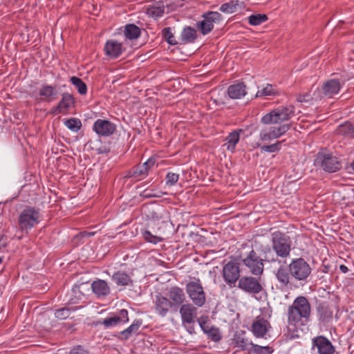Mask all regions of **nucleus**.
I'll use <instances>...</instances> for the list:
<instances>
[{
  "mask_svg": "<svg viewBox=\"0 0 354 354\" xmlns=\"http://www.w3.org/2000/svg\"><path fill=\"white\" fill-rule=\"evenodd\" d=\"M162 35L164 39L170 45H176L178 44L170 27L163 28Z\"/></svg>",
  "mask_w": 354,
  "mask_h": 354,
  "instance_id": "37998d69",
  "label": "nucleus"
},
{
  "mask_svg": "<svg viewBox=\"0 0 354 354\" xmlns=\"http://www.w3.org/2000/svg\"><path fill=\"white\" fill-rule=\"evenodd\" d=\"M88 352L86 351L83 346H77L73 348L69 354H87Z\"/></svg>",
  "mask_w": 354,
  "mask_h": 354,
  "instance_id": "864d4df0",
  "label": "nucleus"
},
{
  "mask_svg": "<svg viewBox=\"0 0 354 354\" xmlns=\"http://www.w3.org/2000/svg\"><path fill=\"white\" fill-rule=\"evenodd\" d=\"M171 301L160 293L156 295L154 299V310L161 317H165L172 308Z\"/></svg>",
  "mask_w": 354,
  "mask_h": 354,
  "instance_id": "f3484780",
  "label": "nucleus"
},
{
  "mask_svg": "<svg viewBox=\"0 0 354 354\" xmlns=\"http://www.w3.org/2000/svg\"><path fill=\"white\" fill-rule=\"evenodd\" d=\"M312 308L309 300L304 296L296 297L287 309V328L292 331L291 338L299 337L295 334L297 329L306 325L310 321Z\"/></svg>",
  "mask_w": 354,
  "mask_h": 354,
  "instance_id": "f257e3e1",
  "label": "nucleus"
},
{
  "mask_svg": "<svg viewBox=\"0 0 354 354\" xmlns=\"http://www.w3.org/2000/svg\"><path fill=\"white\" fill-rule=\"evenodd\" d=\"M211 329V326H209L208 324L204 328L202 329V330L205 333L207 334V333L208 332L207 330H210Z\"/></svg>",
  "mask_w": 354,
  "mask_h": 354,
  "instance_id": "0e129e2a",
  "label": "nucleus"
},
{
  "mask_svg": "<svg viewBox=\"0 0 354 354\" xmlns=\"http://www.w3.org/2000/svg\"><path fill=\"white\" fill-rule=\"evenodd\" d=\"M288 268L292 278L298 281H306L311 273L310 266L303 258L292 259Z\"/></svg>",
  "mask_w": 354,
  "mask_h": 354,
  "instance_id": "6e6552de",
  "label": "nucleus"
},
{
  "mask_svg": "<svg viewBox=\"0 0 354 354\" xmlns=\"http://www.w3.org/2000/svg\"><path fill=\"white\" fill-rule=\"evenodd\" d=\"M155 164V159L149 158L143 164H139L133 167L128 171L125 175V178H133L136 180L145 178L149 173V171Z\"/></svg>",
  "mask_w": 354,
  "mask_h": 354,
  "instance_id": "ddd939ff",
  "label": "nucleus"
},
{
  "mask_svg": "<svg viewBox=\"0 0 354 354\" xmlns=\"http://www.w3.org/2000/svg\"><path fill=\"white\" fill-rule=\"evenodd\" d=\"M243 129H238L233 131L226 137L225 140L227 142L224 145L228 151L233 152L235 150L236 146L240 140V134L243 133Z\"/></svg>",
  "mask_w": 354,
  "mask_h": 354,
  "instance_id": "cd10ccee",
  "label": "nucleus"
},
{
  "mask_svg": "<svg viewBox=\"0 0 354 354\" xmlns=\"http://www.w3.org/2000/svg\"><path fill=\"white\" fill-rule=\"evenodd\" d=\"M165 12V6L162 2H158L153 5L149 6L147 9V14L153 18L160 17Z\"/></svg>",
  "mask_w": 354,
  "mask_h": 354,
  "instance_id": "7c9ffc66",
  "label": "nucleus"
},
{
  "mask_svg": "<svg viewBox=\"0 0 354 354\" xmlns=\"http://www.w3.org/2000/svg\"><path fill=\"white\" fill-rule=\"evenodd\" d=\"M70 82L74 85L77 89L78 93L80 95H84L87 93L86 84L78 77L73 76L70 78Z\"/></svg>",
  "mask_w": 354,
  "mask_h": 354,
  "instance_id": "c9c22d12",
  "label": "nucleus"
},
{
  "mask_svg": "<svg viewBox=\"0 0 354 354\" xmlns=\"http://www.w3.org/2000/svg\"><path fill=\"white\" fill-rule=\"evenodd\" d=\"M75 103V101L73 95L68 93H64L62 95L61 100L57 104L58 109H61L63 113L66 112L71 107L74 106Z\"/></svg>",
  "mask_w": 354,
  "mask_h": 354,
  "instance_id": "c756f323",
  "label": "nucleus"
},
{
  "mask_svg": "<svg viewBox=\"0 0 354 354\" xmlns=\"http://www.w3.org/2000/svg\"><path fill=\"white\" fill-rule=\"evenodd\" d=\"M234 343L236 346L241 351H246L250 352L252 347V342H250L248 339L241 336L240 335L234 337Z\"/></svg>",
  "mask_w": 354,
  "mask_h": 354,
  "instance_id": "f704fd0d",
  "label": "nucleus"
},
{
  "mask_svg": "<svg viewBox=\"0 0 354 354\" xmlns=\"http://www.w3.org/2000/svg\"><path fill=\"white\" fill-rule=\"evenodd\" d=\"M268 19L265 14L252 15L248 17V22L252 26H258L266 21Z\"/></svg>",
  "mask_w": 354,
  "mask_h": 354,
  "instance_id": "79ce46f5",
  "label": "nucleus"
},
{
  "mask_svg": "<svg viewBox=\"0 0 354 354\" xmlns=\"http://www.w3.org/2000/svg\"><path fill=\"white\" fill-rule=\"evenodd\" d=\"M278 93L277 89L272 84H268L266 87L260 89L256 94L257 97L276 95Z\"/></svg>",
  "mask_w": 354,
  "mask_h": 354,
  "instance_id": "4c0bfd02",
  "label": "nucleus"
},
{
  "mask_svg": "<svg viewBox=\"0 0 354 354\" xmlns=\"http://www.w3.org/2000/svg\"><path fill=\"white\" fill-rule=\"evenodd\" d=\"M197 33L195 28L187 26L181 32V40L183 43H192L196 39Z\"/></svg>",
  "mask_w": 354,
  "mask_h": 354,
  "instance_id": "473e14b6",
  "label": "nucleus"
},
{
  "mask_svg": "<svg viewBox=\"0 0 354 354\" xmlns=\"http://www.w3.org/2000/svg\"><path fill=\"white\" fill-rule=\"evenodd\" d=\"M142 324V321L141 319H135L128 328L123 330L115 336L121 340H127L133 334L138 333Z\"/></svg>",
  "mask_w": 354,
  "mask_h": 354,
  "instance_id": "b1692460",
  "label": "nucleus"
},
{
  "mask_svg": "<svg viewBox=\"0 0 354 354\" xmlns=\"http://www.w3.org/2000/svg\"><path fill=\"white\" fill-rule=\"evenodd\" d=\"M271 328L270 322L262 317H257L252 324V332L256 337H263Z\"/></svg>",
  "mask_w": 354,
  "mask_h": 354,
  "instance_id": "aec40b11",
  "label": "nucleus"
},
{
  "mask_svg": "<svg viewBox=\"0 0 354 354\" xmlns=\"http://www.w3.org/2000/svg\"><path fill=\"white\" fill-rule=\"evenodd\" d=\"M2 261H3L2 258L0 257V264L2 263Z\"/></svg>",
  "mask_w": 354,
  "mask_h": 354,
  "instance_id": "338daca9",
  "label": "nucleus"
},
{
  "mask_svg": "<svg viewBox=\"0 0 354 354\" xmlns=\"http://www.w3.org/2000/svg\"><path fill=\"white\" fill-rule=\"evenodd\" d=\"M95 234V232L83 231V232H80L78 234H77L76 238H77V239L88 238V237L94 236Z\"/></svg>",
  "mask_w": 354,
  "mask_h": 354,
  "instance_id": "5fc2aeb1",
  "label": "nucleus"
},
{
  "mask_svg": "<svg viewBox=\"0 0 354 354\" xmlns=\"http://www.w3.org/2000/svg\"><path fill=\"white\" fill-rule=\"evenodd\" d=\"M270 131L272 138L274 139L278 138L281 136L280 133L279 132H277V127H272Z\"/></svg>",
  "mask_w": 354,
  "mask_h": 354,
  "instance_id": "bf43d9fd",
  "label": "nucleus"
},
{
  "mask_svg": "<svg viewBox=\"0 0 354 354\" xmlns=\"http://www.w3.org/2000/svg\"><path fill=\"white\" fill-rule=\"evenodd\" d=\"M339 269H340L341 272L343 273H346L348 271V268L344 265H341L339 266Z\"/></svg>",
  "mask_w": 354,
  "mask_h": 354,
  "instance_id": "680f3d73",
  "label": "nucleus"
},
{
  "mask_svg": "<svg viewBox=\"0 0 354 354\" xmlns=\"http://www.w3.org/2000/svg\"><path fill=\"white\" fill-rule=\"evenodd\" d=\"M91 288L97 297H104L110 294V288L104 280L97 279L91 284Z\"/></svg>",
  "mask_w": 354,
  "mask_h": 354,
  "instance_id": "5701e85b",
  "label": "nucleus"
},
{
  "mask_svg": "<svg viewBox=\"0 0 354 354\" xmlns=\"http://www.w3.org/2000/svg\"><path fill=\"white\" fill-rule=\"evenodd\" d=\"M39 95L41 100L51 102L55 99L57 90L54 86L44 84L39 91Z\"/></svg>",
  "mask_w": 354,
  "mask_h": 354,
  "instance_id": "a878e982",
  "label": "nucleus"
},
{
  "mask_svg": "<svg viewBox=\"0 0 354 354\" xmlns=\"http://www.w3.org/2000/svg\"><path fill=\"white\" fill-rule=\"evenodd\" d=\"M237 6H239V1H231L222 4L220 10L225 13H234L236 12Z\"/></svg>",
  "mask_w": 354,
  "mask_h": 354,
  "instance_id": "a19ab883",
  "label": "nucleus"
},
{
  "mask_svg": "<svg viewBox=\"0 0 354 354\" xmlns=\"http://www.w3.org/2000/svg\"><path fill=\"white\" fill-rule=\"evenodd\" d=\"M78 308L76 307H64L60 309H57L55 312V316L59 319H66V318L69 317L71 315V311H75Z\"/></svg>",
  "mask_w": 354,
  "mask_h": 354,
  "instance_id": "ea45409f",
  "label": "nucleus"
},
{
  "mask_svg": "<svg viewBox=\"0 0 354 354\" xmlns=\"http://www.w3.org/2000/svg\"><path fill=\"white\" fill-rule=\"evenodd\" d=\"M65 126L73 132H77L82 127L81 120L78 118H71L64 121Z\"/></svg>",
  "mask_w": 354,
  "mask_h": 354,
  "instance_id": "58836bf2",
  "label": "nucleus"
},
{
  "mask_svg": "<svg viewBox=\"0 0 354 354\" xmlns=\"http://www.w3.org/2000/svg\"><path fill=\"white\" fill-rule=\"evenodd\" d=\"M272 247L267 245L266 248L261 250V253L263 255V261L268 263H274L278 259L279 257H277L276 253L274 254Z\"/></svg>",
  "mask_w": 354,
  "mask_h": 354,
  "instance_id": "e433bc0d",
  "label": "nucleus"
},
{
  "mask_svg": "<svg viewBox=\"0 0 354 354\" xmlns=\"http://www.w3.org/2000/svg\"><path fill=\"white\" fill-rule=\"evenodd\" d=\"M93 130L99 136L108 137L116 131V125L109 120L97 119L93 125Z\"/></svg>",
  "mask_w": 354,
  "mask_h": 354,
  "instance_id": "4468645a",
  "label": "nucleus"
},
{
  "mask_svg": "<svg viewBox=\"0 0 354 354\" xmlns=\"http://www.w3.org/2000/svg\"><path fill=\"white\" fill-rule=\"evenodd\" d=\"M341 88V85L339 81L337 80H330L326 81L322 86L321 89H317L316 92L318 93V95L322 97L321 93H322L324 96H327L328 97H332L334 95L339 93Z\"/></svg>",
  "mask_w": 354,
  "mask_h": 354,
  "instance_id": "a211bd4d",
  "label": "nucleus"
},
{
  "mask_svg": "<svg viewBox=\"0 0 354 354\" xmlns=\"http://www.w3.org/2000/svg\"><path fill=\"white\" fill-rule=\"evenodd\" d=\"M50 113L53 115H57V114H59V113H62L63 111H62L61 109H58V104L56 106H54L51 111H50Z\"/></svg>",
  "mask_w": 354,
  "mask_h": 354,
  "instance_id": "052dcab7",
  "label": "nucleus"
},
{
  "mask_svg": "<svg viewBox=\"0 0 354 354\" xmlns=\"http://www.w3.org/2000/svg\"><path fill=\"white\" fill-rule=\"evenodd\" d=\"M141 31L139 27L133 24H129L125 26L124 34L129 39H138L140 35Z\"/></svg>",
  "mask_w": 354,
  "mask_h": 354,
  "instance_id": "72a5a7b5",
  "label": "nucleus"
},
{
  "mask_svg": "<svg viewBox=\"0 0 354 354\" xmlns=\"http://www.w3.org/2000/svg\"><path fill=\"white\" fill-rule=\"evenodd\" d=\"M316 310L318 320L320 323L326 324L332 320L333 310L332 306L328 302L324 301L319 303L316 307Z\"/></svg>",
  "mask_w": 354,
  "mask_h": 354,
  "instance_id": "dca6fc26",
  "label": "nucleus"
},
{
  "mask_svg": "<svg viewBox=\"0 0 354 354\" xmlns=\"http://www.w3.org/2000/svg\"><path fill=\"white\" fill-rule=\"evenodd\" d=\"M290 128V125L288 124H284L282 125H280L279 127H277V132L280 133V136L283 135L286 132H287Z\"/></svg>",
  "mask_w": 354,
  "mask_h": 354,
  "instance_id": "6e6d98bb",
  "label": "nucleus"
},
{
  "mask_svg": "<svg viewBox=\"0 0 354 354\" xmlns=\"http://www.w3.org/2000/svg\"><path fill=\"white\" fill-rule=\"evenodd\" d=\"M313 100H314V97H313L309 93H306L305 94L299 95L297 97V100L299 102H310Z\"/></svg>",
  "mask_w": 354,
  "mask_h": 354,
  "instance_id": "3c124183",
  "label": "nucleus"
},
{
  "mask_svg": "<svg viewBox=\"0 0 354 354\" xmlns=\"http://www.w3.org/2000/svg\"><path fill=\"white\" fill-rule=\"evenodd\" d=\"M259 136H260V139L262 141H269V140H272L274 139L272 138L270 131H266L265 130L261 131Z\"/></svg>",
  "mask_w": 354,
  "mask_h": 354,
  "instance_id": "603ef678",
  "label": "nucleus"
},
{
  "mask_svg": "<svg viewBox=\"0 0 354 354\" xmlns=\"http://www.w3.org/2000/svg\"><path fill=\"white\" fill-rule=\"evenodd\" d=\"M165 193H163L162 192H160V191L157 192L153 189H145L141 193L140 196H142L143 198H160Z\"/></svg>",
  "mask_w": 354,
  "mask_h": 354,
  "instance_id": "09e8293b",
  "label": "nucleus"
},
{
  "mask_svg": "<svg viewBox=\"0 0 354 354\" xmlns=\"http://www.w3.org/2000/svg\"><path fill=\"white\" fill-rule=\"evenodd\" d=\"M142 236L145 239V240L147 242H149V243H152L153 244H156L158 243H160L161 241H162L163 239L160 237V236H156V235H153L148 230H145V232H142Z\"/></svg>",
  "mask_w": 354,
  "mask_h": 354,
  "instance_id": "49530a36",
  "label": "nucleus"
},
{
  "mask_svg": "<svg viewBox=\"0 0 354 354\" xmlns=\"http://www.w3.org/2000/svg\"><path fill=\"white\" fill-rule=\"evenodd\" d=\"M246 93V86L243 82L233 84L227 88V94L231 99H240Z\"/></svg>",
  "mask_w": 354,
  "mask_h": 354,
  "instance_id": "393cba45",
  "label": "nucleus"
},
{
  "mask_svg": "<svg viewBox=\"0 0 354 354\" xmlns=\"http://www.w3.org/2000/svg\"><path fill=\"white\" fill-rule=\"evenodd\" d=\"M167 296L171 301L172 306H182L185 300L183 290L178 286L171 287L167 293Z\"/></svg>",
  "mask_w": 354,
  "mask_h": 354,
  "instance_id": "4be33fe9",
  "label": "nucleus"
},
{
  "mask_svg": "<svg viewBox=\"0 0 354 354\" xmlns=\"http://www.w3.org/2000/svg\"><path fill=\"white\" fill-rule=\"evenodd\" d=\"M179 179V175L176 173L169 172L166 176V184L169 186L175 185Z\"/></svg>",
  "mask_w": 354,
  "mask_h": 354,
  "instance_id": "8fccbe9b",
  "label": "nucleus"
},
{
  "mask_svg": "<svg viewBox=\"0 0 354 354\" xmlns=\"http://www.w3.org/2000/svg\"><path fill=\"white\" fill-rule=\"evenodd\" d=\"M198 322L201 328V329L204 328L208 322V317L207 316H201L198 319Z\"/></svg>",
  "mask_w": 354,
  "mask_h": 354,
  "instance_id": "4d7b16f0",
  "label": "nucleus"
},
{
  "mask_svg": "<svg viewBox=\"0 0 354 354\" xmlns=\"http://www.w3.org/2000/svg\"><path fill=\"white\" fill-rule=\"evenodd\" d=\"M186 291L194 306L198 307L204 306L206 302V294L198 278L186 284Z\"/></svg>",
  "mask_w": 354,
  "mask_h": 354,
  "instance_id": "0eeeda50",
  "label": "nucleus"
},
{
  "mask_svg": "<svg viewBox=\"0 0 354 354\" xmlns=\"http://www.w3.org/2000/svg\"><path fill=\"white\" fill-rule=\"evenodd\" d=\"M351 167L354 170V160H353V162L351 163Z\"/></svg>",
  "mask_w": 354,
  "mask_h": 354,
  "instance_id": "69168bd1",
  "label": "nucleus"
},
{
  "mask_svg": "<svg viewBox=\"0 0 354 354\" xmlns=\"http://www.w3.org/2000/svg\"><path fill=\"white\" fill-rule=\"evenodd\" d=\"M237 287L250 295H256L265 292V283L260 276H244L239 279Z\"/></svg>",
  "mask_w": 354,
  "mask_h": 354,
  "instance_id": "423d86ee",
  "label": "nucleus"
},
{
  "mask_svg": "<svg viewBox=\"0 0 354 354\" xmlns=\"http://www.w3.org/2000/svg\"><path fill=\"white\" fill-rule=\"evenodd\" d=\"M129 322V313L126 309H122L117 313H112L110 317L100 320L95 323V326L103 325L104 328H110L120 324H124Z\"/></svg>",
  "mask_w": 354,
  "mask_h": 354,
  "instance_id": "9d476101",
  "label": "nucleus"
},
{
  "mask_svg": "<svg viewBox=\"0 0 354 354\" xmlns=\"http://www.w3.org/2000/svg\"><path fill=\"white\" fill-rule=\"evenodd\" d=\"M189 324H187V326H185L187 328V330L189 333H193L194 332V327L193 326H189Z\"/></svg>",
  "mask_w": 354,
  "mask_h": 354,
  "instance_id": "e2e57ef3",
  "label": "nucleus"
},
{
  "mask_svg": "<svg viewBox=\"0 0 354 354\" xmlns=\"http://www.w3.org/2000/svg\"><path fill=\"white\" fill-rule=\"evenodd\" d=\"M273 352V349L272 347L266 346H261L257 344H254L252 343V347L250 353H253L255 354H271Z\"/></svg>",
  "mask_w": 354,
  "mask_h": 354,
  "instance_id": "c03bdc74",
  "label": "nucleus"
},
{
  "mask_svg": "<svg viewBox=\"0 0 354 354\" xmlns=\"http://www.w3.org/2000/svg\"><path fill=\"white\" fill-rule=\"evenodd\" d=\"M313 348H317L319 354H334L335 351L330 341L322 335L313 339Z\"/></svg>",
  "mask_w": 354,
  "mask_h": 354,
  "instance_id": "2eb2a0df",
  "label": "nucleus"
},
{
  "mask_svg": "<svg viewBox=\"0 0 354 354\" xmlns=\"http://www.w3.org/2000/svg\"><path fill=\"white\" fill-rule=\"evenodd\" d=\"M239 260L248 269L249 272L254 276H261L264 271L263 260L253 248L245 254L241 253Z\"/></svg>",
  "mask_w": 354,
  "mask_h": 354,
  "instance_id": "20e7f679",
  "label": "nucleus"
},
{
  "mask_svg": "<svg viewBox=\"0 0 354 354\" xmlns=\"http://www.w3.org/2000/svg\"><path fill=\"white\" fill-rule=\"evenodd\" d=\"M281 142L277 141L276 143L270 145H263L261 147V151L277 152L281 149Z\"/></svg>",
  "mask_w": 354,
  "mask_h": 354,
  "instance_id": "de8ad7c7",
  "label": "nucleus"
},
{
  "mask_svg": "<svg viewBox=\"0 0 354 354\" xmlns=\"http://www.w3.org/2000/svg\"><path fill=\"white\" fill-rule=\"evenodd\" d=\"M207 335L209 339H210L212 341L218 342H219L221 338L222 335L221 334V332L219 330L218 328H216L214 326H211V329L207 330Z\"/></svg>",
  "mask_w": 354,
  "mask_h": 354,
  "instance_id": "a18cd8bd",
  "label": "nucleus"
},
{
  "mask_svg": "<svg viewBox=\"0 0 354 354\" xmlns=\"http://www.w3.org/2000/svg\"><path fill=\"white\" fill-rule=\"evenodd\" d=\"M223 277L230 287L235 286V284L240 279V268L238 263L229 261L223 268Z\"/></svg>",
  "mask_w": 354,
  "mask_h": 354,
  "instance_id": "f8f14e48",
  "label": "nucleus"
},
{
  "mask_svg": "<svg viewBox=\"0 0 354 354\" xmlns=\"http://www.w3.org/2000/svg\"><path fill=\"white\" fill-rule=\"evenodd\" d=\"M337 134L354 138V125L349 122L340 124L336 129Z\"/></svg>",
  "mask_w": 354,
  "mask_h": 354,
  "instance_id": "2f4dec72",
  "label": "nucleus"
},
{
  "mask_svg": "<svg viewBox=\"0 0 354 354\" xmlns=\"http://www.w3.org/2000/svg\"><path fill=\"white\" fill-rule=\"evenodd\" d=\"M289 268L281 266L275 272V277L279 283L283 286H288L290 283V279L292 278Z\"/></svg>",
  "mask_w": 354,
  "mask_h": 354,
  "instance_id": "bb28decb",
  "label": "nucleus"
},
{
  "mask_svg": "<svg viewBox=\"0 0 354 354\" xmlns=\"http://www.w3.org/2000/svg\"><path fill=\"white\" fill-rule=\"evenodd\" d=\"M203 20L196 24V27L203 35H207L214 28V23L223 20L222 15L218 12L209 11L203 15Z\"/></svg>",
  "mask_w": 354,
  "mask_h": 354,
  "instance_id": "1a4fd4ad",
  "label": "nucleus"
},
{
  "mask_svg": "<svg viewBox=\"0 0 354 354\" xmlns=\"http://www.w3.org/2000/svg\"><path fill=\"white\" fill-rule=\"evenodd\" d=\"M105 54L110 58L115 59L119 57L124 50L122 44L116 40H108L104 46Z\"/></svg>",
  "mask_w": 354,
  "mask_h": 354,
  "instance_id": "412c9836",
  "label": "nucleus"
},
{
  "mask_svg": "<svg viewBox=\"0 0 354 354\" xmlns=\"http://www.w3.org/2000/svg\"><path fill=\"white\" fill-rule=\"evenodd\" d=\"M98 154L108 153L110 152V148L106 146L100 147L96 149Z\"/></svg>",
  "mask_w": 354,
  "mask_h": 354,
  "instance_id": "13d9d810",
  "label": "nucleus"
},
{
  "mask_svg": "<svg viewBox=\"0 0 354 354\" xmlns=\"http://www.w3.org/2000/svg\"><path fill=\"white\" fill-rule=\"evenodd\" d=\"M294 115L295 106L293 105L282 106L263 115L261 122L264 124H279L290 120Z\"/></svg>",
  "mask_w": 354,
  "mask_h": 354,
  "instance_id": "39448f33",
  "label": "nucleus"
},
{
  "mask_svg": "<svg viewBox=\"0 0 354 354\" xmlns=\"http://www.w3.org/2000/svg\"><path fill=\"white\" fill-rule=\"evenodd\" d=\"M272 248L277 257L281 259H286L290 257L291 252L292 241L286 233L277 231L271 234Z\"/></svg>",
  "mask_w": 354,
  "mask_h": 354,
  "instance_id": "7ed1b4c3",
  "label": "nucleus"
},
{
  "mask_svg": "<svg viewBox=\"0 0 354 354\" xmlns=\"http://www.w3.org/2000/svg\"><path fill=\"white\" fill-rule=\"evenodd\" d=\"M180 314L182 318L183 324L187 326V324L194 323L197 315V308L191 304H183L180 308Z\"/></svg>",
  "mask_w": 354,
  "mask_h": 354,
  "instance_id": "6ab92c4d",
  "label": "nucleus"
},
{
  "mask_svg": "<svg viewBox=\"0 0 354 354\" xmlns=\"http://www.w3.org/2000/svg\"><path fill=\"white\" fill-rule=\"evenodd\" d=\"M41 213L38 207L26 206L20 213L17 220L19 230L28 234L29 231L40 222Z\"/></svg>",
  "mask_w": 354,
  "mask_h": 354,
  "instance_id": "f03ea898",
  "label": "nucleus"
},
{
  "mask_svg": "<svg viewBox=\"0 0 354 354\" xmlns=\"http://www.w3.org/2000/svg\"><path fill=\"white\" fill-rule=\"evenodd\" d=\"M112 279L118 286H127L132 285L133 283V280L130 275L123 271L114 272L112 276Z\"/></svg>",
  "mask_w": 354,
  "mask_h": 354,
  "instance_id": "c85d7f7f",
  "label": "nucleus"
},
{
  "mask_svg": "<svg viewBox=\"0 0 354 354\" xmlns=\"http://www.w3.org/2000/svg\"><path fill=\"white\" fill-rule=\"evenodd\" d=\"M317 162L326 171L333 173L342 168V163L336 156L331 153H318Z\"/></svg>",
  "mask_w": 354,
  "mask_h": 354,
  "instance_id": "9b49d317",
  "label": "nucleus"
}]
</instances>
